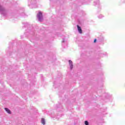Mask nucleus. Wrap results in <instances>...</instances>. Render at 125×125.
<instances>
[{
    "instance_id": "7ed1b4c3",
    "label": "nucleus",
    "mask_w": 125,
    "mask_h": 125,
    "mask_svg": "<svg viewBox=\"0 0 125 125\" xmlns=\"http://www.w3.org/2000/svg\"><path fill=\"white\" fill-rule=\"evenodd\" d=\"M69 65L70 66V69H71V70H72V69H73V62H72V61H71V60H69Z\"/></svg>"
},
{
    "instance_id": "423d86ee",
    "label": "nucleus",
    "mask_w": 125,
    "mask_h": 125,
    "mask_svg": "<svg viewBox=\"0 0 125 125\" xmlns=\"http://www.w3.org/2000/svg\"><path fill=\"white\" fill-rule=\"evenodd\" d=\"M84 124L85 125H88V122L86 121H85Z\"/></svg>"
},
{
    "instance_id": "0eeeda50",
    "label": "nucleus",
    "mask_w": 125,
    "mask_h": 125,
    "mask_svg": "<svg viewBox=\"0 0 125 125\" xmlns=\"http://www.w3.org/2000/svg\"><path fill=\"white\" fill-rule=\"evenodd\" d=\"M96 41H97V40H96V39H95V40H94V42H96Z\"/></svg>"
},
{
    "instance_id": "f257e3e1",
    "label": "nucleus",
    "mask_w": 125,
    "mask_h": 125,
    "mask_svg": "<svg viewBox=\"0 0 125 125\" xmlns=\"http://www.w3.org/2000/svg\"><path fill=\"white\" fill-rule=\"evenodd\" d=\"M37 16L40 21H41L42 19V12H40Z\"/></svg>"
},
{
    "instance_id": "20e7f679",
    "label": "nucleus",
    "mask_w": 125,
    "mask_h": 125,
    "mask_svg": "<svg viewBox=\"0 0 125 125\" xmlns=\"http://www.w3.org/2000/svg\"><path fill=\"white\" fill-rule=\"evenodd\" d=\"M6 112H8V114H11V111L7 108H5Z\"/></svg>"
},
{
    "instance_id": "f03ea898",
    "label": "nucleus",
    "mask_w": 125,
    "mask_h": 125,
    "mask_svg": "<svg viewBox=\"0 0 125 125\" xmlns=\"http://www.w3.org/2000/svg\"><path fill=\"white\" fill-rule=\"evenodd\" d=\"M77 29L80 34H82L83 33V30H82V28H81V27L78 25H77Z\"/></svg>"
},
{
    "instance_id": "39448f33",
    "label": "nucleus",
    "mask_w": 125,
    "mask_h": 125,
    "mask_svg": "<svg viewBox=\"0 0 125 125\" xmlns=\"http://www.w3.org/2000/svg\"><path fill=\"white\" fill-rule=\"evenodd\" d=\"M41 123L42 125H45V120L44 118H42L41 120Z\"/></svg>"
}]
</instances>
